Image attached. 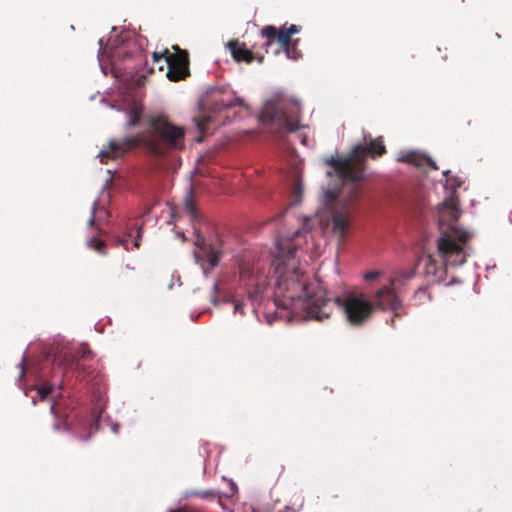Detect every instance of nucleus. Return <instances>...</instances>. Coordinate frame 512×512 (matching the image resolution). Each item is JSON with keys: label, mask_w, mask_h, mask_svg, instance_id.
Masks as SVG:
<instances>
[{"label": "nucleus", "mask_w": 512, "mask_h": 512, "mask_svg": "<svg viewBox=\"0 0 512 512\" xmlns=\"http://www.w3.org/2000/svg\"><path fill=\"white\" fill-rule=\"evenodd\" d=\"M471 237L470 232L457 226H450L443 231L437 239V252L442 263L439 264L433 255H428L424 259V275L432 283H439L444 279L446 266L463 265L467 260Z\"/></svg>", "instance_id": "nucleus-3"}, {"label": "nucleus", "mask_w": 512, "mask_h": 512, "mask_svg": "<svg viewBox=\"0 0 512 512\" xmlns=\"http://www.w3.org/2000/svg\"><path fill=\"white\" fill-rule=\"evenodd\" d=\"M227 47L236 62L252 63L255 59L254 53L238 40L229 41Z\"/></svg>", "instance_id": "nucleus-13"}, {"label": "nucleus", "mask_w": 512, "mask_h": 512, "mask_svg": "<svg viewBox=\"0 0 512 512\" xmlns=\"http://www.w3.org/2000/svg\"><path fill=\"white\" fill-rule=\"evenodd\" d=\"M175 53H170L165 49V64L167 66L166 76L170 81L177 82L190 75L189 57L185 50L177 45L173 46Z\"/></svg>", "instance_id": "nucleus-8"}, {"label": "nucleus", "mask_w": 512, "mask_h": 512, "mask_svg": "<svg viewBox=\"0 0 512 512\" xmlns=\"http://www.w3.org/2000/svg\"><path fill=\"white\" fill-rule=\"evenodd\" d=\"M387 150L382 136L370 140L367 145H356L345 157L331 156L325 159V163L333 168L334 173L343 181L357 183L364 179L366 170V158L380 157Z\"/></svg>", "instance_id": "nucleus-4"}, {"label": "nucleus", "mask_w": 512, "mask_h": 512, "mask_svg": "<svg viewBox=\"0 0 512 512\" xmlns=\"http://www.w3.org/2000/svg\"><path fill=\"white\" fill-rule=\"evenodd\" d=\"M441 215L447 214L448 220L452 223L456 222L460 216V211L454 203H443L441 206Z\"/></svg>", "instance_id": "nucleus-15"}, {"label": "nucleus", "mask_w": 512, "mask_h": 512, "mask_svg": "<svg viewBox=\"0 0 512 512\" xmlns=\"http://www.w3.org/2000/svg\"><path fill=\"white\" fill-rule=\"evenodd\" d=\"M52 392V387L49 385H42L38 388V394L41 399H45Z\"/></svg>", "instance_id": "nucleus-25"}, {"label": "nucleus", "mask_w": 512, "mask_h": 512, "mask_svg": "<svg viewBox=\"0 0 512 512\" xmlns=\"http://www.w3.org/2000/svg\"><path fill=\"white\" fill-rule=\"evenodd\" d=\"M211 121V117L207 115H203L199 118H195V123L198 130L204 135L208 133V125Z\"/></svg>", "instance_id": "nucleus-19"}, {"label": "nucleus", "mask_w": 512, "mask_h": 512, "mask_svg": "<svg viewBox=\"0 0 512 512\" xmlns=\"http://www.w3.org/2000/svg\"><path fill=\"white\" fill-rule=\"evenodd\" d=\"M374 308L377 307L381 310H393L395 311L400 305V300L395 292V285L393 281L384 285L375 294L374 302H372Z\"/></svg>", "instance_id": "nucleus-10"}, {"label": "nucleus", "mask_w": 512, "mask_h": 512, "mask_svg": "<svg viewBox=\"0 0 512 512\" xmlns=\"http://www.w3.org/2000/svg\"><path fill=\"white\" fill-rule=\"evenodd\" d=\"M127 242H128L127 239L120 240V242H119L121 245L124 246L125 250H128Z\"/></svg>", "instance_id": "nucleus-33"}, {"label": "nucleus", "mask_w": 512, "mask_h": 512, "mask_svg": "<svg viewBox=\"0 0 512 512\" xmlns=\"http://www.w3.org/2000/svg\"><path fill=\"white\" fill-rule=\"evenodd\" d=\"M301 28L297 25H290L289 27L283 26L279 30L272 25H267L261 29V36L265 39V49L269 52V48L276 42L278 47L274 53H279L284 50L287 57L293 60H298L302 53L297 47L298 40H292L291 36L300 32Z\"/></svg>", "instance_id": "nucleus-6"}, {"label": "nucleus", "mask_w": 512, "mask_h": 512, "mask_svg": "<svg viewBox=\"0 0 512 512\" xmlns=\"http://www.w3.org/2000/svg\"><path fill=\"white\" fill-rule=\"evenodd\" d=\"M212 103L211 109L213 112H220L224 109L233 106H242L243 100L234 96L232 92H222L220 90H213L211 93Z\"/></svg>", "instance_id": "nucleus-11"}, {"label": "nucleus", "mask_w": 512, "mask_h": 512, "mask_svg": "<svg viewBox=\"0 0 512 512\" xmlns=\"http://www.w3.org/2000/svg\"><path fill=\"white\" fill-rule=\"evenodd\" d=\"M88 245L93 248L94 250H96L97 252L103 254L104 251L102 250V248L105 246V243L104 241L102 240H99L97 239L96 237H93L89 242H88Z\"/></svg>", "instance_id": "nucleus-22"}, {"label": "nucleus", "mask_w": 512, "mask_h": 512, "mask_svg": "<svg viewBox=\"0 0 512 512\" xmlns=\"http://www.w3.org/2000/svg\"><path fill=\"white\" fill-rule=\"evenodd\" d=\"M54 428H55L56 430L66 429V428H67V424H66V422H63V424H62V426H61L59 423H56V424L54 425Z\"/></svg>", "instance_id": "nucleus-29"}, {"label": "nucleus", "mask_w": 512, "mask_h": 512, "mask_svg": "<svg viewBox=\"0 0 512 512\" xmlns=\"http://www.w3.org/2000/svg\"><path fill=\"white\" fill-rule=\"evenodd\" d=\"M415 305H423L432 300V296L428 291V287L418 288L413 296Z\"/></svg>", "instance_id": "nucleus-16"}, {"label": "nucleus", "mask_w": 512, "mask_h": 512, "mask_svg": "<svg viewBox=\"0 0 512 512\" xmlns=\"http://www.w3.org/2000/svg\"><path fill=\"white\" fill-rule=\"evenodd\" d=\"M137 61L142 62L143 61V55L140 51L136 53Z\"/></svg>", "instance_id": "nucleus-32"}, {"label": "nucleus", "mask_w": 512, "mask_h": 512, "mask_svg": "<svg viewBox=\"0 0 512 512\" xmlns=\"http://www.w3.org/2000/svg\"><path fill=\"white\" fill-rule=\"evenodd\" d=\"M278 512H295L292 508L285 506L284 508L280 509Z\"/></svg>", "instance_id": "nucleus-31"}, {"label": "nucleus", "mask_w": 512, "mask_h": 512, "mask_svg": "<svg viewBox=\"0 0 512 512\" xmlns=\"http://www.w3.org/2000/svg\"><path fill=\"white\" fill-rule=\"evenodd\" d=\"M137 239L134 241V247L138 248L140 246V229H138Z\"/></svg>", "instance_id": "nucleus-30"}, {"label": "nucleus", "mask_w": 512, "mask_h": 512, "mask_svg": "<svg viewBox=\"0 0 512 512\" xmlns=\"http://www.w3.org/2000/svg\"><path fill=\"white\" fill-rule=\"evenodd\" d=\"M350 216L346 211H335L332 216L333 232L344 237L349 227Z\"/></svg>", "instance_id": "nucleus-14"}, {"label": "nucleus", "mask_w": 512, "mask_h": 512, "mask_svg": "<svg viewBox=\"0 0 512 512\" xmlns=\"http://www.w3.org/2000/svg\"><path fill=\"white\" fill-rule=\"evenodd\" d=\"M147 134H136L122 138L120 141L110 140L107 148L98 153L102 163L123 156L136 147H144L151 154L163 156L169 150H182L185 147V130L175 125L165 115L151 117Z\"/></svg>", "instance_id": "nucleus-2"}, {"label": "nucleus", "mask_w": 512, "mask_h": 512, "mask_svg": "<svg viewBox=\"0 0 512 512\" xmlns=\"http://www.w3.org/2000/svg\"><path fill=\"white\" fill-rule=\"evenodd\" d=\"M202 141H203V136L197 138V142H202Z\"/></svg>", "instance_id": "nucleus-35"}, {"label": "nucleus", "mask_w": 512, "mask_h": 512, "mask_svg": "<svg viewBox=\"0 0 512 512\" xmlns=\"http://www.w3.org/2000/svg\"><path fill=\"white\" fill-rule=\"evenodd\" d=\"M197 250L194 251V256L198 264L205 269V264H208V269L211 270L216 267L223 256V251L220 247L212 244H207L203 236L198 235L195 242Z\"/></svg>", "instance_id": "nucleus-9"}, {"label": "nucleus", "mask_w": 512, "mask_h": 512, "mask_svg": "<svg viewBox=\"0 0 512 512\" xmlns=\"http://www.w3.org/2000/svg\"><path fill=\"white\" fill-rule=\"evenodd\" d=\"M92 351L89 349L87 345H82L80 349L77 351V357L82 360H87L91 357Z\"/></svg>", "instance_id": "nucleus-24"}, {"label": "nucleus", "mask_w": 512, "mask_h": 512, "mask_svg": "<svg viewBox=\"0 0 512 512\" xmlns=\"http://www.w3.org/2000/svg\"><path fill=\"white\" fill-rule=\"evenodd\" d=\"M185 211L190 215L191 219L197 218V211L191 199L185 200Z\"/></svg>", "instance_id": "nucleus-23"}, {"label": "nucleus", "mask_w": 512, "mask_h": 512, "mask_svg": "<svg viewBox=\"0 0 512 512\" xmlns=\"http://www.w3.org/2000/svg\"><path fill=\"white\" fill-rule=\"evenodd\" d=\"M296 229L290 239H279V254L272 261L275 284V303L295 313L305 312L307 319L323 321L330 317L333 304L327 298V292L317 280H310L299 268L295 257L297 250L293 240L300 235Z\"/></svg>", "instance_id": "nucleus-1"}, {"label": "nucleus", "mask_w": 512, "mask_h": 512, "mask_svg": "<svg viewBox=\"0 0 512 512\" xmlns=\"http://www.w3.org/2000/svg\"><path fill=\"white\" fill-rule=\"evenodd\" d=\"M416 268L413 267L411 269L401 271L397 273L390 281H393V284L400 283L402 280H409L415 276Z\"/></svg>", "instance_id": "nucleus-18"}, {"label": "nucleus", "mask_w": 512, "mask_h": 512, "mask_svg": "<svg viewBox=\"0 0 512 512\" xmlns=\"http://www.w3.org/2000/svg\"><path fill=\"white\" fill-rule=\"evenodd\" d=\"M243 306H244L243 303H236L234 306V311L237 313L244 314Z\"/></svg>", "instance_id": "nucleus-28"}, {"label": "nucleus", "mask_w": 512, "mask_h": 512, "mask_svg": "<svg viewBox=\"0 0 512 512\" xmlns=\"http://www.w3.org/2000/svg\"><path fill=\"white\" fill-rule=\"evenodd\" d=\"M301 106L296 99L275 97L267 101L261 111V120L278 133H292L301 128Z\"/></svg>", "instance_id": "nucleus-5"}, {"label": "nucleus", "mask_w": 512, "mask_h": 512, "mask_svg": "<svg viewBox=\"0 0 512 512\" xmlns=\"http://www.w3.org/2000/svg\"><path fill=\"white\" fill-rule=\"evenodd\" d=\"M195 495L203 498V499H209V500H212V499H215V498H218L219 500L221 499V495L219 492H216L214 490H202V491H197L195 492Z\"/></svg>", "instance_id": "nucleus-21"}, {"label": "nucleus", "mask_w": 512, "mask_h": 512, "mask_svg": "<svg viewBox=\"0 0 512 512\" xmlns=\"http://www.w3.org/2000/svg\"><path fill=\"white\" fill-rule=\"evenodd\" d=\"M132 56V54L130 52H125L123 57L124 58H130Z\"/></svg>", "instance_id": "nucleus-34"}, {"label": "nucleus", "mask_w": 512, "mask_h": 512, "mask_svg": "<svg viewBox=\"0 0 512 512\" xmlns=\"http://www.w3.org/2000/svg\"><path fill=\"white\" fill-rule=\"evenodd\" d=\"M152 58L154 63H160L162 60L165 62V51L163 53L154 52Z\"/></svg>", "instance_id": "nucleus-26"}, {"label": "nucleus", "mask_w": 512, "mask_h": 512, "mask_svg": "<svg viewBox=\"0 0 512 512\" xmlns=\"http://www.w3.org/2000/svg\"><path fill=\"white\" fill-rule=\"evenodd\" d=\"M98 206H99L98 202L97 201L94 202L93 208H92V215H91L90 219L88 220V225L91 227L95 225L96 221H99L101 219L100 213H103L105 215L107 214V212L104 209H102V208L99 209Z\"/></svg>", "instance_id": "nucleus-20"}, {"label": "nucleus", "mask_w": 512, "mask_h": 512, "mask_svg": "<svg viewBox=\"0 0 512 512\" xmlns=\"http://www.w3.org/2000/svg\"><path fill=\"white\" fill-rule=\"evenodd\" d=\"M397 160L399 162L412 164L417 168L429 167L433 170L438 169L436 163L430 157L415 151L402 152Z\"/></svg>", "instance_id": "nucleus-12"}, {"label": "nucleus", "mask_w": 512, "mask_h": 512, "mask_svg": "<svg viewBox=\"0 0 512 512\" xmlns=\"http://www.w3.org/2000/svg\"><path fill=\"white\" fill-rule=\"evenodd\" d=\"M379 274L380 273L378 271L369 272L366 274L365 278L367 280H374L379 276Z\"/></svg>", "instance_id": "nucleus-27"}, {"label": "nucleus", "mask_w": 512, "mask_h": 512, "mask_svg": "<svg viewBox=\"0 0 512 512\" xmlns=\"http://www.w3.org/2000/svg\"><path fill=\"white\" fill-rule=\"evenodd\" d=\"M143 109L140 106H134L129 112L127 126H136L142 117Z\"/></svg>", "instance_id": "nucleus-17"}, {"label": "nucleus", "mask_w": 512, "mask_h": 512, "mask_svg": "<svg viewBox=\"0 0 512 512\" xmlns=\"http://www.w3.org/2000/svg\"><path fill=\"white\" fill-rule=\"evenodd\" d=\"M334 303L342 310L349 324L356 327L369 321L374 311L371 301L353 293H348L343 297L336 296Z\"/></svg>", "instance_id": "nucleus-7"}]
</instances>
